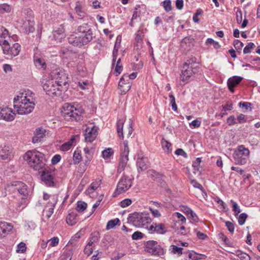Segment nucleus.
<instances>
[{
    "label": "nucleus",
    "mask_w": 260,
    "mask_h": 260,
    "mask_svg": "<svg viewBox=\"0 0 260 260\" xmlns=\"http://www.w3.org/2000/svg\"><path fill=\"white\" fill-rule=\"evenodd\" d=\"M26 155L30 167L35 170L38 171L39 173L48 167L46 165L47 160L43 153L39 151H28Z\"/></svg>",
    "instance_id": "obj_1"
},
{
    "label": "nucleus",
    "mask_w": 260,
    "mask_h": 260,
    "mask_svg": "<svg viewBox=\"0 0 260 260\" xmlns=\"http://www.w3.org/2000/svg\"><path fill=\"white\" fill-rule=\"evenodd\" d=\"M15 104L18 103L19 105H15V108H17L18 114L20 115H25L30 113L35 108V103L30 102V100L27 99L26 96H17L14 99Z\"/></svg>",
    "instance_id": "obj_2"
},
{
    "label": "nucleus",
    "mask_w": 260,
    "mask_h": 260,
    "mask_svg": "<svg viewBox=\"0 0 260 260\" xmlns=\"http://www.w3.org/2000/svg\"><path fill=\"white\" fill-rule=\"evenodd\" d=\"M127 222L136 227L141 228L150 223L151 219L147 212H135L128 215Z\"/></svg>",
    "instance_id": "obj_3"
},
{
    "label": "nucleus",
    "mask_w": 260,
    "mask_h": 260,
    "mask_svg": "<svg viewBox=\"0 0 260 260\" xmlns=\"http://www.w3.org/2000/svg\"><path fill=\"white\" fill-rule=\"evenodd\" d=\"M62 108L61 113L65 119L72 121L81 120V114L83 113L84 110L81 107H75L73 105L66 103Z\"/></svg>",
    "instance_id": "obj_4"
},
{
    "label": "nucleus",
    "mask_w": 260,
    "mask_h": 260,
    "mask_svg": "<svg viewBox=\"0 0 260 260\" xmlns=\"http://www.w3.org/2000/svg\"><path fill=\"white\" fill-rule=\"evenodd\" d=\"M40 82L47 94L50 96L61 95V92L63 90V87L56 83L52 79L47 80L46 78H43Z\"/></svg>",
    "instance_id": "obj_5"
},
{
    "label": "nucleus",
    "mask_w": 260,
    "mask_h": 260,
    "mask_svg": "<svg viewBox=\"0 0 260 260\" xmlns=\"http://www.w3.org/2000/svg\"><path fill=\"white\" fill-rule=\"evenodd\" d=\"M236 164L243 165L246 163L249 155V150L243 145L239 146L233 153Z\"/></svg>",
    "instance_id": "obj_6"
},
{
    "label": "nucleus",
    "mask_w": 260,
    "mask_h": 260,
    "mask_svg": "<svg viewBox=\"0 0 260 260\" xmlns=\"http://www.w3.org/2000/svg\"><path fill=\"white\" fill-rule=\"evenodd\" d=\"M50 77L53 80H55L56 83L62 86L63 90H66L68 88L67 85L69 79L68 75L64 71L60 69L54 70L51 72Z\"/></svg>",
    "instance_id": "obj_7"
},
{
    "label": "nucleus",
    "mask_w": 260,
    "mask_h": 260,
    "mask_svg": "<svg viewBox=\"0 0 260 260\" xmlns=\"http://www.w3.org/2000/svg\"><path fill=\"white\" fill-rule=\"evenodd\" d=\"M144 250L154 256H160L164 255V248L156 241L149 240L144 244Z\"/></svg>",
    "instance_id": "obj_8"
},
{
    "label": "nucleus",
    "mask_w": 260,
    "mask_h": 260,
    "mask_svg": "<svg viewBox=\"0 0 260 260\" xmlns=\"http://www.w3.org/2000/svg\"><path fill=\"white\" fill-rule=\"evenodd\" d=\"M54 168L48 166L41 173H39L41 174V180L48 187H54L55 186V183L54 181Z\"/></svg>",
    "instance_id": "obj_9"
},
{
    "label": "nucleus",
    "mask_w": 260,
    "mask_h": 260,
    "mask_svg": "<svg viewBox=\"0 0 260 260\" xmlns=\"http://www.w3.org/2000/svg\"><path fill=\"white\" fill-rule=\"evenodd\" d=\"M76 30L87 44L92 40L93 34L91 26L88 23H84L79 25Z\"/></svg>",
    "instance_id": "obj_10"
},
{
    "label": "nucleus",
    "mask_w": 260,
    "mask_h": 260,
    "mask_svg": "<svg viewBox=\"0 0 260 260\" xmlns=\"http://www.w3.org/2000/svg\"><path fill=\"white\" fill-rule=\"evenodd\" d=\"M132 179L126 176H123L117 184L116 189L113 193V196L115 197L117 194L125 192L132 186Z\"/></svg>",
    "instance_id": "obj_11"
},
{
    "label": "nucleus",
    "mask_w": 260,
    "mask_h": 260,
    "mask_svg": "<svg viewBox=\"0 0 260 260\" xmlns=\"http://www.w3.org/2000/svg\"><path fill=\"white\" fill-rule=\"evenodd\" d=\"M129 148L127 141L123 142V147L121 148V153L119 164L117 167V172L120 173L124 170L128 160Z\"/></svg>",
    "instance_id": "obj_12"
},
{
    "label": "nucleus",
    "mask_w": 260,
    "mask_h": 260,
    "mask_svg": "<svg viewBox=\"0 0 260 260\" xmlns=\"http://www.w3.org/2000/svg\"><path fill=\"white\" fill-rule=\"evenodd\" d=\"M200 67L199 66H185V68H183V70L180 75V80L185 83L189 82L190 77L198 73Z\"/></svg>",
    "instance_id": "obj_13"
},
{
    "label": "nucleus",
    "mask_w": 260,
    "mask_h": 260,
    "mask_svg": "<svg viewBox=\"0 0 260 260\" xmlns=\"http://www.w3.org/2000/svg\"><path fill=\"white\" fill-rule=\"evenodd\" d=\"M132 83L128 81L127 74H124L120 79L118 88L120 90V94H125L131 88Z\"/></svg>",
    "instance_id": "obj_14"
},
{
    "label": "nucleus",
    "mask_w": 260,
    "mask_h": 260,
    "mask_svg": "<svg viewBox=\"0 0 260 260\" xmlns=\"http://www.w3.org/2000/svg\"><path fill=\"white\" fill-rule=\"evenodd\" d=\"M68 43L72 46L80 48L88 44L79 35L78 36L75 35H70L68 38Z\"/></svg>",
    "instance_id": "obj_15"
},
{
    "label": "nucleus",
    "mask_w": 260,
    "mask_h": 260,
    "mask_svg": "<svg viewBox=\"0 0 260 260\" xmlns=\"http://www.w3.org/2000/svg\"><path fill=\"white\" fill-rule=\"evenodd\" d=\"M52 33L53 38L58 42H62L66 36L64 26L63 24H60L59 26L54 27Z\"/></svg>",
    "instance_id": "obj_16"
},
{
    "label": "nucleus",
    "mask_w": 260,
    "mask_h": 260,
    "mask_svg": "<svg viewBox=\"0 0 260 260\" xmlns=\"http://www.w3.org/2000/svg\"><path fill=\"white\" fill-rule=\"evenodd\" d=\"M98 127L93 126L91 128L87 127L85 131V140L86 142H92L98 135Z\"/></svg>",
    "instance_id": "obj_17"
},
{
    "label": "nucleus",
    "mask_w": 260,
    "mask_h": 260,
    "mask_svg": "<svg viewBox=\"0 0 260 260\" xmlns=\"http://www.w3.org/2000/svg\"><path fill=\"white\" fill-rule=\"evenodd\" d=\"M12 111L8 108L0 107V120L11 121L15 118V114H12Z\"/></svg>",
    "instance_id": "obj_18"
},
{
    "label": "nucleus",
    "mask_w": 260,
    "mask_h": 260,
    "mask_svg": "<svg viewBox=\"0 0 260 260\" xmlns=\"http://www.w3.org/2000/svg\"><path fill=\"white\" fill-rule=\"evenodd\" d=\"M11 186L15 188V190H17L19 193L23 195L24 197H26L28 194L27 186L24 183L21 181H14L11 183Z\"/></svg>",
    "instance_id": "obj_19"
},
{
    "label": "nucleus",
    "mask_w": 260,
    "mask_h": 260,
    "mask_svg": "<svg viewBox=\"0 0 260 260\" xmlns=\"http://www.w3.org/2000/svg\"><path fill=\"white\" fill-rule=\"evenodd\" d=\"M243 77L234 76L228 80L227 84L229 90L233 93L235 91V87L239 85L243 80Z\"/></svg>",
    "instance_id": "obj_20"
},
{
    "label": "nucleus",
    "mask_w": 260,
    "mask_h": 260,
    "mask_svg": "<svg viewBox=\"0 0 260 260\" xmlns=\"http://www.w3.org/2000/svg\"><path fill=\"white\" fill-rule=\"evenodd\" d=\"M148 159L146 156H138L137 160L138 171H143L148 168Z\"/></svg>",
    "instance_id": "obj_21"
},
{
    "label": "nucleus",
    "mask_w": 260,
    "mask_h": 260,
    "mask_svg": "<svg viewBox=\"0 0 260 260\" xmlns=\"http://www.w3.org/2000/svg\"><path fill=\"white\" fill-rule=\"evenodd\" d=\"M45 129L42 127L37 128L34 132V136L32 138V142L34 143L40 142L45 136Z\"/></svg>",
    "instance_id": "obj_22"
},
{
    "label": "nucleus",
    "mask_w": 260,
    "mask_h": 260,
    "mask_svg": "<svg viewBox=\"0 0 260 260\" xmlns=\"http://www.w3.org/2000/svg\"><path fill=\"white\" fill-rule=\"evenodd\" d=\"M149 176L154 181L162 184L165 183L163 180L164 175L154 170H151L148 172Z\"/></svg>",
    "instance_id": "obj_23"
},
{
    "label": "nucleus",
    "mask_w": 260,
    "mask_h": 260,
    "mask_svg": "<svg viewBox=\"0 0 260 260\" xmlns=\"http://www.w3.org/2000/svg\"><path fill=\"white\" fill-rule=\"evenodd\" d=\"M35 22L31 19H27L23 24L25 31L27 34L32 32L35 30Z\"/></svg>",
    "instance_id": "obj_24"
},
{
    "label": "nucleus",
    "mask_w": 260,
    "mask_h": 260,
    "mask_svg": "<svg viewBox=\"0 0 260 260\" xmlns=\"http://www.w3.org/2000/svg\"><path fill=\"white\" fill-rule=\"evenodd\" d=\"M146 29H139L136 34V46L138 47H141L143 43V38L144 37V34Z\"/></svg>",
    "instance_id": "obj_25"
},
{
    "label": "nucleus",
    "mask_w": 260,
    "mask_h": 260,
    "mask_svg": "<svg viewBox=\"0 0 260 260\" xmlns=\"http://www.w3.org/2000/svg\"><path fill=\"white\" fill-rule=\"evenodd\" d=\"M78 220L77 214L74 212L70 213L66 218L67 223L70 225L75 224Z\"/></svg>",
    "instance_id": "obj_26"
},
{
    "label": "nucleus",
    "mask_w": 260,
    "mask_h": 260,
    "mask_svg": "<svg viewBox=\"0 0 260 260\" xmlns=\"http://www.w3.org/2000/svg\"><path fill=\"white\" fill-rule=\"evenodd\" d=\"M9 34L8 30L4 28L3 27H1L0 28V45L2 46L3 44H6L7 43V40H6V38L8 37Z\"/></svg>",
    "instance_id": "obj_27"
},
{
    "label": "nucleus",
    "mask_w": 260,
    "mask_h": 260,
    "mask_svg": "<svg viewBox=\"0 0 260 260\" xmlns=\"http://www.w3.org/2000/svg\"><path fill=\"white\" fill-rule=\"evenodd\" d=\"M203 257H198V253L194 251L188 252L186 253V260H201L205 259L207 256H202Z\"/></svg>",
    "instance_id": "obj_28"
},
{
    "label": "nucleus",
    "mask_w": 260,
    "mask_h": 260,
    "mask_svg": "<svg viewBox=\"0 0 260 260\" xmlns=\"http://www.w3.org/2000/svg\"><path fill=\"white\" fill-rule=\"evenodd\" d=\"M99 240V233L98 232L91 233L88 242V245L94 247V243H98Z\"/></svg>",
    "instance_id": "obj_29"
},
{
    "label": "nucleus",
    "mask_w": 260,
    "mask_h": 260,
    "mask_svg": "<svg viewBox=\"0 0 260 260\" xmlns=\"http://www.w3.org/2000/svg\"><path fill=\"white\" fill-rule=\"evenodd\" d=\"M34 63L36 68L40 70H45L46 68V64L44 59L38 58L34 60Z\"/></svg>",
    "instance_id": "obj_30"
},
{
    "label": "nucleus",
    "mask_w": 260,
    "mask_h": 260,
    "mask_svg": "<svg viewBox=\"0 0 260 260\" xmlns=\"http://www.w3.org/2000/svg\"><path fill=\"white\" fill-rule=\"evenodd\" d=\"M21 46L18 43H15L10 48V55L11 56H17L19 54Z\"/></svg>",
    "instance_id": "obj_31"
},
{
    "label": "nucleus",
    "mask_w": 260,
    "mask_h": 260,
    "mask_svg": "<svg viewBox=\"0 0 260 260\" xmlns=\"http://www.w3.org/2000/svg\"><path fill=\"white\" fill-rule=\"evenodd\" d=\"M124 124V120L119 119L117 123V132L120 139H123V126Z\"/></svg>",
    "instance_id": "obj_32"
},
{
    "label": "nucleus",
    "mask_w": 260,
    "mask_h": 260,
    "mask_svg": "<svg viewBox=\"0 0 260 260\" xmlns=\"http://www.w3.org/2000/svg\"><path fill=\"white\" fill-rule=\"evenodd\" d=\"M153 232L159 234H164L167 232V230L164 223H155V228Z\"/></svg>",
    "instance_id": "obj_33"
},
{
    "label": "nucleus",
    "mask_w": 260,
    "mask_h": 260,
    "mask_svg": "<svg viewBox=\"0 0 260 260\" xmlns=\"http://www.w3.org/2000/svg\"><path fill=\"white\" fill-rule=\"evenodd\" d=\"M120 222V220L118 218L110 220L107 222L106 229L109 230L114 228L116 225H119Z\"/></svg>",
    "instance_id": "obj_34"
},
{
    "label": "nucleus",
    "mask_w": 260,
    "mask_h": 260,
    "mask_svg": "<svg viewBox=\"0 0 260 260\" xmlns=\"http://www.w3.org/2000/svg\"><path fill=\"white\" fill-rule=\"evenodd\" d=\"M75 140L74 138H72L69 141L64 143L61 146V149L63 151L69 150L73 144V142Z\"/></svg>",
    "instance_id": "obj_35"
},
{
    "label": "nucleus",
    "mask_w": 260,
    "mask_h": 260,
    "mask_svg": "<svg viewBox=\"0 0 260 260\" xmlns=\"http://www.w3.org/2000/svg\"><path fill=\"white\" fill-rule=\"evenodd\" d=\"M235 254L238 256L241 260H250V256L241 250H238L236 251Z\"/></svg>",
    "instance_id": "obj_36"
},
{
    "label": "nucleus",
    "mask_w": 260,
    "mask_h": 260,
    "mask_svg": "<svg viewBox=\"0 0 260 260\" xmlns=\"http://www.w3.org/2000/svg\"><path fill=\"white\" fill-rule=\"evenodd\" d=\"M170 250H171V251L172 253L177 254L179 256H180L183 253V252H182L183 248L179 247L175 245H171Z\"/></svg>",
    "instance_id": "obj_37"
},
{
    "label": "nucleus",
    "mask_w": 260,
    "mask_h": 260,
    "mask_svg": "<svg viewBox=\"0 0 260 260\" xmlns=\"http://www.w3.org/2000/svg\"><path fill=\"white\" fill-rule=\"evenodd\" d=\"M197 58L193 56H191V57L188 59L186 62L183 63V68H185V66H196L197 65Z\"/></svg>",
    "instance_id": "obj_38"
},
{
    "label": "nucleus",
    "mask_w": 260,
    "mask_h": 260,
    "mask_svg": "<svg viewBox=\"0 0 260 260\" xmlns=\"http://www.w3.org/2000/svg\"><path fill=\"white\" fill-rule=\"evenodd\" d=\"M114 151L111 148H108L104 150L102 152L103 157L105 159H108L113 155Z\"/></svg>",
    "instance_id": "obj_39"
},
{
    "label": "nucleus",
    "mask_w": 260,
    "mask_h": 260,
    "mask_svg": "<svg viewBox=\"0 0 260 260\" xmlns=\"http://www.w3.org/2000/svg\"><path fill=\"white\" fill-rule=\"evenodd\" d=\"M87 204L83 201H78L77 204L76 210L79 212H83L87 208Z\"/></svg>",
    "instance_id": "obj_40"
},
{
    "label": "nucleus",
    "mask_w": 260,
    "mask_h": 260,
    "mask_svg": "<svg viewBox=\"0 0 260 260\" xmlns=\"http://www.w3.org/2000/svg\"><path fill=\"white\" fill-rule=\"evenodd\" d=\"M1 226L2 227L3 230H4L5 233L9 232L11 231L13 228V226L6 222L1 221L0 222Z\"/></svg>",
    "instance_id": "obj_41"
},
{
    "label": "nucleus",
    "mask_w": 260,
    "mask_h": 260,
    "mask_svg": "<svg viewBox=\"0 0 260 260\" xmlns=\"http://www.w3.org/2000/svg\"><path fill=\"white\" fill-rule=\"evenodd\" d=\"M76 12L80 17H84V12L82 10V6L79 2H77L75 8Z\"/></svg>",
    "instance_id": "obj_42"
},
{
    "label": "nucleus",
    "mask_w": 260,
    "mask_h": 260,
    "mask_svg": "<svg viewBox=\"0 0 260 260\" xmlns=\"http://www.w3.org/2000/svg\"><path fill=\"white\" fill-rule=\"evenodd\" d=\"M161 5L164 7L165 10L167 12H170L172 10V7L170 0H165L161 3Z\"/></svg>",
    "instance_id": "obj_43"
},
{
    "label": "nucleus",
    "mask_w": 260,
    "mask_h": 260,
    "mask_svg": "<svg viewBox=\"0 0 260 260\" xmlns=\"http://www.w3.org/2000/svg\"><path fill=\"white\" fill-rule=\"evenodd\" d=\"M123 66L121 62V58H119L116 62L115 72H116V76H118L122 72Z\"/></svg>",
    "instance_id": "obj_44"
},
{
    "label": "nucleus",
    "mask_w": 260,
    "mask_h": 260,
    "mask_svg": "<svg viewBox=\"0 0 260 260\" xmlns=\"http://www.w3.org/2000/svg\"><path fill=\"white\" fill-rule=\"evenodd\" d=\"M161 145L164 149L166 150L168 153L171 151L172 149L171 147L172 146V144L168 141L163 139L161 141Z\"/></svg>",
    "instance_id": "obj_45"
},
{
    "label": "nucleus",
    "mask_w": 260,
    "mask_h": 260,
    "mask_svg": "<svg viewBox=\"0 0 260 260\" xmlns=\"http://www.w3.org/2000/svg\"><path fill=\"white\" fill-rule=\"evenodd\" d=\"M73 254L72 250L65 251L61 256V260H71Z\"/></svg>",
    "instance_id": "obj_46"
},
{
    "label": "nucleus",
    "mask_w": 260,
    "mask_h": 260,
    "mask_svg": "<svg viewBox=\"0 0 260 260\" xmlns=\"http://www.w3.org/2000/svg\"><path fill=\"white\" fill-rule=\"evenodd\" d=\"M255 47V45L252 42H249L248 44L244 47L243 50L244 54H248L250 53L251 52L252 49Z\"/></svg>",
    "instance_id": "obj_47"
},
{
    "label": "nucleus",
    "mask_w": 260,
    "mask_h": 260,
    "mask_svg": "<svg viewBox=\"0 0 260 260\" xmlns=\"http://www.w3.org/2000/svg\"><path fill=\"white\" fill-rule=\"evenodd\" d=\"M58 201V196L57 194H53L51 196V200L47 205V206L55 207Z\"/></svg>",
    "instance_id": "obj_48"
},
{
    "label": "nucleus",
    "mask_w": 260,
    "mask_h": 260,
    "mask_svg": "<svg viewBox=\"0 0 260 260\" xmlns=\"http://www.w3.org/2000/svg\"><path fill=\"white\" fill-rule=\"evenodd\" d=\"M170 99V103L171 104L172 108L174 111H177V106L175 102V98L174 96L172 94L170 93L169 95Z\"/></svg>",
    "instance_id": "obj_49"
},
{
    "label": "nucleus",
    "mask_w": 260,
    "mask_h": 260,
    "mask_svg": "<svg viewBox=\"0 0 260 260\" xmlns=\"http://www.w3.org/2000/svg\"><path fill=\"white\" fill-rule=\"evenodd\" d=\"M247 215L245 213H241L239 217L238 218V223L239 225H242L244 224L247 218Z\"/></svg>",
    "instance_id": "obj_50"
},
{
    "label": "nucleus",
    "mask_w": 260,
    "mask_h": 260,
    "mask_svg": "<svg viewBox=\"0 0 260 260\" xmlns=\"http://www.w3.org/2000/svg\"><path fill=\"white\" fill-rule=\"evenodd\" d=\"M11 7L6 4L0 5L1 13H3L4 12H9L11 11Z\"/></svg>",
    "instance_id": "obj_51"
},
{
    "label": "nucleus",
    "mask_w": 260,
    "mask_h": 260,
    "mask_svg": "<svg viewBox=\"0 0 260 260\" xmlns=\"http://www.w3.org/2000/svg\"><path fill=\"white\" fill-rule=\"evenodd\" d=\"M144 234L139 231H136L133 233L132 238L133 240H137L143 238Z\"/></svg>",
    "instance_id": "obj_52"
},
{
    "label": "nucleus",
    "mask_w": 260,
    "mask_h": 260,
    "mask_svg": "<svg viewBox=\"0 0 260 260\" xmlns=\"http://www.w3.org/2000/svg\"><path fill=\"white\" fill-rule=\"evenodd\" d=\"M26 244L24 242H20L17 245V252L23 253L26 251Z\"/></svg>",
    "instance_id": "obj_53"
},
{
    "label": "nucleus",
    "mask_w": 260,
    "mask_h": 260,
    "mask_svg": "<svg viewBox=\"0 0 260 260\" xmlns=\"http://www.w3.org/2000/svg\"><path fill=\"white\" fill-rule=\"evenodd\" d=\"M73 158L75 164H79L82 158L81 154L79 152H78L76 151H75L74 153Z\"/></svg>",
    "instance_id": "obj_54"
},
{
    "label": "nucleus",
    "mask_w": 260,
    "mask_h": 260,
    "mask_svg": "<svg viewBox=\"0 0 260 260\" xmlns=\"http://www.w3.org/2000/svg\"><path fill=\"white\" fill-rule=\"evenodd\" d=\"M132 200L129 199H125L120 202V206L122 208L126 207L132 204Z\"/></svg>",
    "instance_id": "obj_55"
},
{
    "label": "nucleus",
    "mask_w": 260,
    "mask_h": 260,
    "mask_svg": "<svg viewBox=\"0 0 260 260\" xmlns=\"http://www.w3.org/2000/svg\"><path fill=\"white\" fill-rule=\"evenodd\" d=\"M2 46L4 53L5 54L10 55L11 46L8 42L7 41V43H6V44H3Z\"/></svg>",
    "instance_id": "obj_56"
},
{
    "label": "nucleus",
    "mask_w": 260,
    "mask_h": 260,
    "mask_svg": "<svg viewBox=\"0 0 260 260\" xmlns=\"http://www.w3.org/2000/svg\"><path fill=\"white\" fill-rule=\"evenodd\" d=\"M243 45V43L239 40H235L234 42V46L237 50H241Z\"/></svg>",
    "instance_id": "obj_57"
},
{
    "label": "nucleus",
    "mask_w": 260,
    "mask_h": 260,
    "mask_svg": "<svg viewBox=\"0 0 260 260\" xmlns=\"http://www.w3.org/2000/svg\"><path fill=\"white\" fill-rule=\"evenodd\" d=\"M92 158V154L91 152L85 154V160H84V164L86 166V167H87L89 165Z\"/></svg>",
    "instance_id": "obj_58"
},
{
    "label": "nucleus",
    "mask_w": 260,
    "mask_h": 260,
    "mask_svg": "<svg viewBox=\"0 0 260 260\" xmlns=\"http://www.w3.org/2000/svg\"><path fill=\"white\" fill-rule=\"evenodd\" d=\"M227 123L229 125H232L238 123L234 115H231L228 118Z\"/></svg>",
    "instance_id": "obj_59"
},
{
    "label": "nucleus",
    "mask_w": 260,
    "mask_h": 260,
    "mask_svg": "<svg viewBox=\"0 0 260 260\" xmlns=\"http://www.w3.org/2000/svg\"><path fill=\"white\" fill-rule=\"evenodd\" d=\"M190 183L192 185V186L194 188H198L201 190V191H203V186L202 185L199 183L196 180L193 179L190 181Z\"/></svg>",
    "instance_id": "obj_60"
},
{
    "label": "nucleus",
    "mask_w": 260,
    "mask_h": 260,
    "mask_svg": "<svg viewBox=\"0 0 260 260\" xmlns=\"http://www.w3.org/2000/svg\"><path fill=\"white\" fill-rule=\"evenodd\" d=\"M201 124V121H200L198 119H195V120L192 121V122L189 123V125H190V127H191L192 128H194L199 127L200 126Z\"/></svg>",
    "instance_id": "obj_61"
},
{
    "label": "nucleus",
    "mask_w": 260,
    "mask_h": 260,
    "mask_svg": "<svg viewBox=\"0 0 260 260\" xmlns=\"http://www.w3.org/2000/svg\"><path fill=\"white\" fill-rule=\"evenodd\" d=\"M225 225L230 233H233L235 229L234 224L233 222L228 221L225 222Z\"/></svg>",
    "instance_id": "obj_62"
},
{
    "label": "nucleus",
    "mask_w": 260,
    "mask_h": 260,
    "mask_svg": "<svg viewBox=\"0 0 260 260\" xmlns=\"http://www.w3.org/2000/svg\"><path fill=\"white\" fill-rule=\"evenodd\" d=\"M93 247L92 246L88 245L87 244L84 249V253L87 254V256H89L93 252Z\"/></svg>",
    "instance_id": "obj_63"
},
{
    "label": "nucleus",
    "mask_w": 260,
    "mask_h": 260,
    "mask_svg": "<svg viewBox=\"0 0 260 260\" xmlns=\"http://www.w3.org/2000/svg\"><path fill=\"white\" fill-rule=\"evenodd\" d=\"M233 211L235 213V215H237L241 212V210L239 206L238 205L237 203L233 202Z\"/></svg>",
    "instance_id": "obj_64"
}]
</instances>
